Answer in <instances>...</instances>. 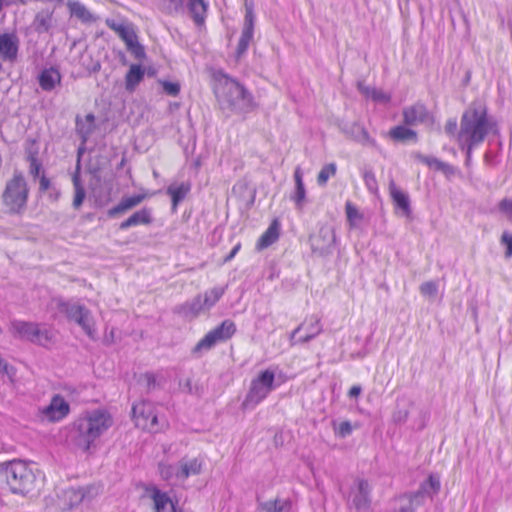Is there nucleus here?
I'll return each mask as SVG.
<instances>
[{"label":"nucleus","instance_id":"nucleus-1","mask_svg":"<svg viewBox=\"0 0 512 512\" xmlns=\"http://www.w3.org/2000/svg\"><path fill=\"white\" fill-rule=\"evenodd\" d=\"M112 424L113 418L106 410L97 409L82 414L76 422L78 446L84 451H89Z\"/></svg>","mask_w":512,"mask_h":512},{"label":"nucleus","instance_id":"nucleus-2","mask_svg":"<svg viewBox=\"0 0 512 512\" xmlns=\"http://www.w3.org/2000/svg\"><path fill=\"white\" fill-rule=\"evenodd\" d=\"M29 196L30 187L25 175L21 171H15L5 182L0 197L5 213L23 215L28 207Z\"/></svg>","mask_w":512,"mask_h":512},{"label":"nucleus","instance_id":"nucleus-3","mask_svg":"<svg viewBox=\"0 0 512 512\" xmlns=\"http://www.w3.org/2000/svg\"><path fill=\"white\" fill-rule=\"evenodd\" d=\"M496 131V123L487 118L486 112L478 109L466 111L461 118L457 133L459 143L480 144L489 132Z\"/></svg>","mask_w":512,"mask_h":512},{"label":"nucleus","instance_id":"nucleus-4","mask_svg":"<svg viewBox=\"0 0 512 512\" xmlns=\"http://www.w3.org/2000/svg\"><path fill=\"white\" fill-rule=\"evenodd\" d=\"M7 483L14 494L26 495L36 488V475L31 465L22 460L10 461L5 468Z\"/></svg>","mask_w":512,"mask_h":512},{"label":"nucleus","instance_id":"nucleus-5","mask_svg":"<svg viewBox=\"0 0 512 512\" xmlns=\"http://www.w3.org/2000/svg\"><path fill=\"white\" fill-rule=\"evenodd\" d=\"M252 94L237 80L226 75V107L237 114H246L254 110Z\"/></svg>","mask_w":512,"mask_h":512},{"label":"nucleus","instance_id":"nucleus-6","mask_svg":"<svg viewBox=\"0 0 512 512\" xmlns=\"http://www.w3.org/2000/svg\"><path fill=\"white\" fill-rule=\"evenodd\" d=\"M440 486L439 478L430 475L415 493L399 497V512H415L418 507L425 503L427 498H432L439 492Z\"/></svg>","mask_w":512,"mask_h":512},{"label":"nucleus","instance_id":"nucleus-7","mask_svg":"<svg viewBox=\"0 0 512 512\" xmlns=\"http://www.w3.org/2000/svg\"><path fill=\"white\" fill-rule=\"evenodd\" d=\"M105 24L114 31L125 43L127 50L137 59L145 57L144 47L139 43L134 25L128 21L117 22L114 19H106Z\"/></svg>","mask_w":512,"mask_h":512},{"label":"nucleus","instance_id":"nucleus-8","mask_svg":"<svg viewBox=\"0 0 512 512\" xmlns=\"http://www.w3.org/2000/svg\"><path fill=\"white\" fill-rule=\"evenodd\" d=\"M275 375L271 370H264L252 380L244 406L254 407L264 400L273 389Z\"/></svg>","mask_w":512,"mask_h":512},{"label":"nucleus","instance_id":"nucleus-9","mask_svg":"<svg viewBox=\"0 0 512 512\" xmlns=\"http://www.w3.org/2000/svg\"><path fill=\"white\" fill-rule=\"evenodd\" d=\"M135 425L149 432H158V417L155 406L148 401H139L132 407Z\"/></svg>","mask_w":512,"mask_h":512},{"label":"nucleus","instance_id":"nucleus-10","mask_svg":"<svg viewBox=\"0 0 512 512\" xmlns=\"http://www.w3.org/2000/svg\"><path fill=\"white\" fill-rule=\"evenodd\" d=\"M254 4L252 0H245V18L241 36L239 38L235 60L238 62L247 52V49L253 39L254 34Z\"/></svg>","mask_w":512,"mask_h":512},{"label":"nucleus","instance_id":"nucleus-11","mask_svg":"<svg viewBox=\"0 0 512 512\" xmlns=\"http://www.w3.org/2000/svg\"><path fill=\"white\" fill-rule=\"evenodd\" d=\"M145 492L152 501L153 512H183L176 501H173L166 492L156 486H147Z\"/></svg>","mask_w":512,"mask_h":512},{"label":"nucleus","instance_id":"nucleus-12","mask_svg":"<svg viewBox=\"0 0 512 512\" xmlns=\"http://www.w3.org/2000/svg\"><path fill=\"white\" fill-rule=\"evenodd\" d=\"M351 505L358 511L368 510L371 505V486L365 479H357L350 490Z\"/></svg>","mask_w":512,"mask_h":512},{"label":"nucleus","instance_id":"nucleus-13","mask_svg":"<svg viewBox=\"0 0 512 512\" xmlns=\"http://www.w3.org/2000/svg\"><path fill=\"white\" fill-rule=\"evenodd\" d=\"M70 412V405L61 395H55L48 406L40 410V416L48 422H58Z\"/></svg>","mask_w":512,"mask_h":512},{"label":"nucleus","instance_id":"nucleus-14","mask_svg":"<svg viewBox=\"0 0 512 512\" xmlns=\"http://www.w3.org/2000/svg\"><path fill=\"white\" fill-rule=\"evenodd\" d=\"M334 229L329 226L321 227L318 233L310 238L311 248L320 255L331 253L335 244Z\"/></svg>","mask_w":512,"mask_h":512},{"label":"nucleus","instance_id":"nucleus-15","mask_svg":"<svg viewBox=\"0 0 512 512\" xmlns=\"http://www.w3.org/2000/svg\"><path fill=\"white\" fill-rule=\"evenodd\" d=\"M154 195L153 192L145 191L142 193L124 196L121 200L107 211V215L111 218L125 214L133 208L139 206L145 200Z\"/></svg>","mask_w":512,"mask_h":512},{"label":"nucleus","instance_id":"nucleus-16","mask_svg":"<svg viewBox=\"0 0 512 512\" xmlns=\"http://www.w3.org/2000/svg\"><path fill=\"white\" fill-rule=\"evenodd\" d=\"M302 330L305 331V334L299 336L296 342L307 343L322 332L320 318L313 315L305 319V321L292 332L291 340L293 341Z\"/></svg>","mask_w":512,"mask_h":512},{"label":"nucleus","instance_id":"nucleus-17","mask_svg":"<svg viewBox=\"0 0 512 512\" xmlns=\"http://www.w3.org/2000/svg\"><path fill=\"white\" fill-rule=\"evenodd\" d=\"M19 51V39L16 33L0 34V57L9 62L16 61Z\"/></svg>","mask_w":512,"mask_h":512},{"label":"nucleus","instance_id":"nucleus-18","mask_svg":"<svg viewBox=\"0 0 512 512\" xmlns=\"http://www.w3.org/2000/svg\"><path fill=\"white\" fill-rule=\"evenodd\" d=\"M431 119L425 105L416 103L403 109V120L406 125L414 126L420 123H426Z\"/></svg>","mask_w":512,"mask_h":512},{"label":"nucleus","instance_id":"nucleus-19","mask_svg":"<svg viewBox=\"0 0 512 512\" xmlns=\"http://www.w3.org/2000/svg\"><path fill=\"white\" fill-rule=\"evenodd\" d=\"M203 463L198 458H183L175 473V479L183 482L191 476H196L201 473Z\"/></svg>","mask_w":512,"mask_h":512},{"label":"nucleus","instance_id":"nucleus-20","mask_svg":"<svg viewBox=\"0 0 512 512\" xmlns=\"http://www.w3.org/2000/svg\"><path fill=\"white\" fill-rule=\"evenodd\" d=\"M153 223L152 210L148 207H143L134 211L128 218L122 221L119 225L121 230H127L131 227L139 225L149 226Z\"/></svg>","mask_w":512,"mask_h":512},{"label":"nucleus","instance_id":"nucleus-21","mask_svg":"<svg viewBox=\"0 0 512 512\" xmlns=\"http://www.w3.org/2000/svg\"><path fill=\"white\" fill-rule=\"evenodd\" d=\"M224 337V322L215 329L209 331L193 348V353L198 354L210 350L217 342Z\"/></svg>","mask_w":512,"mask_h":512},{"label":"nucleus","instance_id":"nucleus-22","mask_svg":"<svg viewBox=\"0 0 512 512\" xmlns=\"http://www.w3.org/2000/svg\"><path fill=\"white\" fill-rule=\"evenodd\" d=\"M62 76L54 67L43 69L38 76V84L43 91L50 92L61 84Z\"/></svg>","mask_w":512,"mask_h":512},{"label":"nucleus","instance_id":"nucleus-23","mask_svg":"<svg viewBox=\"0 0 512 512\" xmlns=\"http://www.w3.org/2000/svg\"><path fill=\"white\" fill-rule=\"evenodd\" d=\"M389 192L395 207L401 210L404 216L409 217L411 214L409 196L400 190L393 180L389 183Z\"/></svg>","mask_w":512,"mask_h":512},{"label":"nucleus","instance_id":"nucleus-24","mask_svg":"<svg viewBox=\"0 0 512 512\" xmlns=\"http://www.w3.org/2000/svg\"><path fill=\"white\" fill-rule=\"evenodd\" d=\"M281 224L278 219H273L267 230L260 236L256 248L263 250L275 243L280 236Z\"/></svg>","mask_w":512,"mask_h":512},{"label":"nucleus","instance_id":"nucleus-25","mask_svg":"<svg viewBox=\"0 0 512 512\" xmlns=\"http://www.w3.org/2000/svg\"><path fill=\"white\" fill-rule=\"evenodd\" d=\"M84 499V492L77 488H67L59 496V506L63 510H70L79 505Z\"/></svg>","mask_w":512,"mask_h":512},{"label":"nucleus","instance_id":"nucleus-26","mask_svg":"<svg viewBox=\"0 0 512 512\" xmlns=\"http://www.w3.org/2000/svg\"><path fill=\"white\" fill-rule=\"evenodd\" d=\"M205 305L206 299H202V297L199 296L192 301L186 302L177 307L176 313L188 320H191L197 317L205 309Z\"/></svg>","mask_w":512,"mask_h":512},{"label":"nucleus","instance_id":"nucleus-27","mask_svg":"<svg viewBox=\"0 0 512 512\" xmlns=\"http://www.w3.org/2000/svg\"><path fill=\"white\" fill-rule=\"evenodd\" d=\"M191 191L190 182H182L180 184H173L167 188V194L171 197L172 211L176 212L178 205L183 201Z\"/></svg>","mask_w":512,"mask_h":512},{"label":"nucleus","instance_id":"nucleus-28","mask_svg":"<svg viewBox=\"0 0 512 512\" xmlns=\"http://www.w3.org/2000/svg\"><path fill=\"white\" fill-rule=\"evenodd\" d=\"M295 190L291 199L295 202L296 208L302 210L306 201V189L303 182V173L300 167L294 171Z\"/></svg>","mask_w":512,"mask_h":512},{"label":"nucleus","instance_id":"nucleus-29","mask_svg":"<svg viewBox=\"0 0 512 512\" xmlns=\"http://www.w3.org/2000/svg\"><path fill=\"white\" fill-rule=\"evenodd\" d=\"M11 330L14 336L31 342L37 332V323L15 320L11 323Z\"/></svg>","mask_w":512,"mask_h":512},{"label":"nucleus","instance_id":"nucleus-30","mask_svg":"<svg viewBox=\"0 0 512 512\" xmlns=\"http://www.w3.org/2000/svg\"><path fill=\"white\" fill-rule=\"evenodd\" d=\"M233 193L243 201L246 208H250L255 202L256 189L246 181L236 183L233 187Z\"/></svg>","mask_w":512,"mask_h":512},{"label":"nucleus","instance_id":"nucleus-31","mask_svg":"<svg viewBox=\"0 0 512 512\" xmlns=\"http://www.w3.org/2000/svg\"><path fill=\"white\" fill-rule=\"evenodd\" d=\"M67 7L71 13V15L75 16L81 22L90 24L97 20V17L94 16L82 3L79 1L69 0L67 2Z\"/></svg>","mask_w":512,"mask_h":512},{"label":"nucleus","instance_id":"nucleus-32","mask_svg":"<svg viewBox=\"0 0 512 512\" xmlns=\"http://www.w3.org/2000/svg\"><path fill=\"white\" fill-rule=\"evenodd\" d=\"M291 507L289 499L276 498L259 503V509L262 512H290Z\"/></svg>","mask_w":512,"mask_h":512},{"label":"nucleus","instance_id":"nucleus-33","mask_svg":"<svg viewBox=\"0 0 512 512\" xmlns=\"http://www.w3.org/2000/svg\"><path fill=\"white\" fill-rule=\"evenodd\" d=\"M59 309L65 313L69 320L74 322H76L79 318L83 317V315H86V313L90 311L84 305L69 304L66 302H61L59 304Z\"/></svg>","mask_w":512,"mask_h":512},{"label":"nucleus","instance_id":"nucleus-34","mask_svg":"<svg viewBox=\"0 0 512 512\" xmlns=\"http://www.w3.org/2000/svg\"><path fill=\"white\" fill-rule=\"evenodd\" d=\"M413 157L426 164L427 166L429 167H434L436 170H439V171H442L444 173H451L453 171V168L451 165L445 163V162H442L440 161L439 159L435 158V157H431V156H425L419 152H416L413 154Z\"/></svg>","mask_w":512,"mask_h":512},{"label":"nucleus","instance_id":"nucleus-35","mask_svg":"<svg viewBox=\"0 0 512 512\" xmlns=\"http://www.w3.org/2000/svg\"><path fill=\"white\" fill-rule=\"evenodd\" d=\"M389 136L394 141L404 142L408 140H412L414 142L417 141V133L405 126H395L389 131Z\"/></svg>","mask_w":512,"mask_h":512},{"label":"nucleus","instance_id":"nucleus-36","mask_svg":"<svg viewBox=\"0 0 512 512\" xmlns=\"http://www.w3.org/2000/svg\"><path fill=\"white\" fill-rule=\"evenodd\" d=\"M144 70L140 65H131L125 76L126 89L133 91L135 87L142 81Z\"/></svg>","mask_w":512,"mask_h":512},{"label":"nucleus","instance_id":"nucleus-37","mask_svg":"<svg viewBox=\"0 0 512 512\" xmlns=\"http://www.w3.org/2000/svg\"><path fill=\"white\" fill-rule=\"evenodd\" d=\"M206 9L204 0H189V11L197 25L204 23Z\"/></svg>","mask_w":512,"mask_h":512},{"label":"nucleus","instance_id":"nucleus-38","mask_svg":"<svg viewBox=\"0 0 512 512\" xmlns=\"http://www.w3.org/2000/svg\"><path fill=\"white\" fill-rule=\"evenodd\" d=\"M55 338L54 332L51 329L42 328L37 324V332L34 333L32 343L47 347L53 343Z\"/></svg>","mask_w":512,"mask_h":512},{"label":"nucleus","instance_id":"nucleus-39","mask_svg":"<svg viewBox=\"0 0 512 512\" xmlns=\"http://www.w3.org/2000/svg\"><path fill=\"white\" fill-rule=\"evenodd\" d=\"M76 323L84 330V332L90 337L93 338L95 334V322L91 315V311H88L86 315L79 318Z\"/></svg>","mask_w":512,"mask_h":512},{"label":"nucleus","instance_id":"nucleus-40","mask_svg":"<svg viewBox=\"0 0 512 512\" xmlns=\"http://www.w3.org/2000/svg\"><path fill=\"white\" fill-rule=\"evenodd\" d=\"M337 167L335 163H329L322 167L317 176L319 186H325L330 177L336 174Z\"/></svg>","mask_w":512,"mask_h":512},{"label":"nucleus","instance_id":"nucleus-41","mask_svg":"<svg viewBox=\"0 0 512 512\" xmlns=\"http://www.w3.org/2000/svg\"><path fill=\"white\" fill-rule=\"evenodd\" d=\"M52 13L43 14L39 13L36 15L34 24L38 32H47L51 27Z\"/></svg>","mask_w":512,"mask_h":512},{"label":"nucleus","instance_id":"nucleus-42","mask_svg":"<svg viewBox=\"0 0 512 512\" xmlns=\"http://www.w3.org/2000/svg\"><path fill=\"white\" fill-rule=\"evenodd\" d=\"M73 184H74V189H75L74 198H73V207L78 209L82 205V203L85 199L86 193H85V189L81 185L78 177H74Z\"/></svg>","mask_w":512,"mask_h":512},{"label":"nucleus","instance_id":"nucleus-43","mask_svg":"<svg viewBox=\"0 0 512 512\" xmlns=\"http://www.w3.org/2000/svg\"><path fill=\"white\" fill-rule=\"evenodd\" d=\"M345 211L350 226H356L358 222L361 221L363 218V215L351 202L346 203Z\"/></svg>","mask_w":512,"mask_h":512},{"label":"nucleus","instance_id":"nucleus-44","mask_svg":"<svg viewBox=\"0 0 512 512\" xmlns=\"http://www.w3.org/2000/svg\"><path fill=\"white\" fill-rule=\"evenodd\" d=\"M420 292L425 297H435L438 292V284L435 281H427L421 284Z\"/></svg>","mask_w":512,"mask_h":512},{"label":"nucleus","instance_id":"nucleus-45","mask_svg":"<svg viewBox=\"0 0 512 512\" xmlns=\"http://www.w3.org/2000/svg\"><path fill=\"white\" fill-rule=\"evenodd\" d=\"M177 469H175L170 464L160 463L159 464V473L163 480L169 481L175 479V473Z\"/></svg>","mask_w":512,"mask_h":512},{"label":"nucleus","instance_id":"nucleus-46","mask_svg":"<svg viewBox=\"0 0 512 512\" xmlns=\"http://www.w3.org/2000/svg\"><path fill=\"white\" fill-rule=\"evenodd\" d=\"M363 179L365 185L371 192H375L377 190V180L375 174L371 170L364 172Z\"/></svg>","mask_w":512,"mask_h":512},{"label":"nucleus","instance_id":"nucleus-47","mask_svg":"<svg viewBox=\"0 0 512 512\" xmlns=\"http://www.w3.org/2000/svg\"><path fill=\"white\" fill-rule=\"evenodd\" d=\"M371 99L375 102L387 103L390 101L391 96L383 90L375 88L374 91H372Z\"/></svg>","mask_w":512,"mask_h":512},{"label":"nucleus","instance_id":"nucleus-48","mask_svg":"<svg viewBox=\"0 0 512 512\" xmlns=\"http://www.w3.org/2000/svg\"><path fill=\"white\" fill-rule=\"evenodd\" d=\"M501 243L506 245L505 256L510 258L512 256V234L509 232H503L501 236Z\"/></svg>","mask_w":512,"mask_h":512},{"label":"nucleus","instance_id":"nucleus-49","mask_svg":"<svg viewBox=\"0 0 512 512\" xmlns=\"http://www.w3.org/2000/svg\"><path fill=\"white\" fill-rule=\"evenodd\" d=\"M162 87L164 91L171 96H177L180 92V85L178 83L164 81Z\"/></svg>","mask_w":512,"mask_h":512},{"label":"nucleus","instance_id":"nucleus-50","mask_svg":"<svg viewBox=\"0 0 512 512\" xmlns=\"http://www.w3.org/2000/svg\"><path fill=\"white\" fill-rule=\"evenodd\" d=\"M351 432H352V426L349 421L341 422L336 430V433L338 434V436H340L342 438L350 435Z\"/></svg>","mask_w":512,"mask_h":512},{"label":"nucleus","instance_id":"nucleus-51","mask_svg":"<svg viewBox=\"0 0 512 512\" xmlns=\"http://www.w3.org/2000/svg\"><path fill=\"white\" fill-rule=\"evenodd\" d=\"M42 165L35 156L30 157L29 172L33 177H38L41 171Z\"/></svg>","mask_w":512,"mask_h":512},{"label":"nucleus","instance_id":"nucleus-52","mask_svg":"<svg viewBox=\"0 0 512 512\" xmlns=\"http://www.w3.org/2000/svg\"><path fill=\"white\" fill-rule=\"evenodd\" d=\"M408 419V411L407 410H397L393 413V421L396 423H403Z\"/></svg>","mask_w":512,"mask_h":512},{"label":"nucleus","instance_id":"nucleus-53","mask_svg":"<svg viewBox=\"0 0 512 512\" xmlns=\"http://www.w3.org/2000/svg\"><path fill=\"white\" fill-rule=\"evenodd\" d=\"M499 209L500 211L508 213L512 216V199H503L499 203Z\"/></svg>","mask_w":512,"mask_h":512},{"label":"nucleus","instance_id":"nucleus-54","mask_svg":"<svg viewBox=\"0 0 512 512\" xmlns=\"http://www.w3.org/2000/svg\"><path fill=\"white\" fill-rule=\"evenodd\" d=\"M358 90L361 94H363L367 98H371L372 91H374L375 87H370L365 85L363 82H358L357 84Z\"/></svg>","mask_w":512,"mask_h":512},{"label":"nucleus","instance_id":"nucleus-55","mask_svg":"<svg viewBox=\"0 0 512 512\" xmlns=\"http://www.w3.org/2000/svg\"><path fill=\"white\" fill-rule=\"evenodd\" d=\"M457 131V122L455 119H450L445 124V132L449 135H455Z\"/></svg>","mask_w":512,"mask_h":512},{"label":"nucleus","instance_id":"nucleus-56","mask_svg":"<svg viewBox=\"0 0 512 512\" xmlns=\"http://www.w3.org/2000/svg\"><path fill=\"white\" fill-rule=\"evenodd\" d=\"M51 186V182L49 178H47L44 174L40 177L39 180V189L43 192L47 191Z\"/></svg>","mask_w":512,"mask_h":512},{"label":"nucleus","instance_id":"nucleus-57","mask_svg":"<svg viewBox=\"0 0 512 512\" xmlns=\"http://www.w3.org/2000/svg\"><path fill=\"white\" fill-rule=\"evenodd\" d=\"M461 145L462 148H466V162L467 164H469L470 160H471V153H472V149L474 146H476V144H470V143H459Z\"/></svg>","mask_w":512,"mask_h":512},{"label":"nucleus","instance_id":"nucleus-58","mask_svg":"<svg viewBox=\"0 0 512 512\" xmlns=\"http://www.w3.org/2000/svg\"><path fill=\"white\" fill-rule=\"evenodd\" d=\"M361 391H362V388L360 385H354L348 391V396L350 398H356L360 395Z\"/></svg>","mask_w":512,"mask_h":512},{"label":"nucleus","instance_id":"nucleus-59","mask_svg":"<svg viewBox=\"0 0 512 512\" xmlns=\"http://www.w3.org/2000/svg\"><path fill=\"white\" fill-rule=\"evenodd\" d=\"M236 331V328H235V325L233 323H227L226 322V338L230 337L231 335H233Z\"/></svg>","mask_w":512,"mask_h":512},{"label":"nucleus","instance_id":"nucleus-60","mask_svg":"<svg viewBox=\"0 0 512 512\" xmlns=\"http://www.w3.org/2000/svg\"><path fill=\"white\" fill-rule=\"evenodd\" d=\"M360 131H361V134H362V137H363V140L367 141V142H370V137H369V134L368 132L364 129V128H359Z\"/></svg>","mask_w":512,"mask_h":512},{"label":"nucleus","instance_id":"nucleus-61","mask_svg":"<svg viewBox=\"0 0 512 512\" xmlns=\"http://www.w3.org/2000/svg\"><path fill=\"white\" fill-rule=\"evenodd\" d=\"M238 248H239V246H236V247L231 251V253H230L228 256H226V261L234 257V255L236 254V252H237Z\"/></svg>","mask_w":512,"mask_h":512},{"label":"nucleus","instance_id":"nucleus-62","mask_svg":"<svg viewBox=\"0 0 512 512\" xmlns=\"http://www.w3.org/2000/svg\"><path fill=\"white\" fill-rule=\"evenodd\" d=\"M86 120H87L89 123L93 124V123H94V120H95V117H94V115H93V114H88V115H86Z\"/></svg>","mask_w":512,"mask_h":512},{"label":"nucleus","instance_id":"nucleus-63","mask_svg":"<svg viewBox=\"0 0 512 512\" xmlns=\"http://www.w3.org/2000/svg\"><path fill=\"white\" fill-rule=\"evenodd\" d=\"M5 2V4H8V2H6V0H3ZM20 3L22 4H25L26 3V0H18Z\"/></svg>","mask_w":512,"mask_h":512},{"label":"nucleus","instance_id":"nucleus-64","mask_svg":"<svg viewBox=\"0 0 512 512\" xmlns=\"http://www.w3.org/2000/svg\"><path fill=\"white\" fill-rule=\"evenodd\" d=\"M4 3L5 2L3 0H0V11L2 10V7H3Z\"/></svg>","mask_w":512,"mask_h":512}]
</instances>
